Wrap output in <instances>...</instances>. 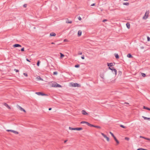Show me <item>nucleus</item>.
Wrapping results in <instances>:
<instances>
[{
	"mask_svg": "<svg viewBox=\"0 0 150 150\" xmlns=\"http://www.w3.org/2000/svg\"><path fill=\"white\" fill-rule=\"evenodd\" d=\"M82 33V31L81 30H79L78 31V36H81Z\"/></svg>",
	"mask_w": 150,
	"mask_h": 150,
	"instance_id": "ddd939ff",
	"label": "nucleus"
},
{
	"mask_svg": "<svg viewBox=\"0 0 150 150\" xmlns=\"http://www.w3.org/2000/svg\"><path fill=\"white\" fill-rule=\"evenodd\" d=\"M57 74V71H55L53 72V74L54 75H56Z\"/></svg>",
	"mask_w": 150,
	"mask_h": 150,
	"instance_id": "473e14b6",
	"label": "nucleus"
},
{
	"mask_svg": "<svg viewBox=\"0 0 150 150\" xmlns=\"http://www.w3.org/2000/svg\"><path fill=\"white\" fill-rule=\"evenodd\" d=\"M81 58L82 59H84V55L83 56H82L81 57Z\"/></svg>",
	"mask_w": 150,
	"mask_h": 150,
	"instance_id": "c03bdc74",
	"label": "nucleus"
},
{
	"mask_svg": "<svg viewBox=\"0 0 150 150\" xmlns=\"http://www.w3.org/2000/svg\"><path fill=\"white\" fill-rule=\"evenodd\" d=\"M112 72H114V73L116 75L117 74V70L115 68H113V70H112Z\"/></svg>",
	"mask_w": 150,
	"mask_h": 150,
	"instance_id": "2eb2a0df",
	"label": "nucleus"
},
{
	"mask_svg": "<svg viewBox=\"0 0 150 150\" xmlns=\"http://www.w3.org/2000/svg\"><path fill=\"white\" fill-rule=\"evenodd\" d=\"M82 54V52H80V53H79L78 54H79L81 55V54Z\"/></svg>",
	"mask_w": 150,
	"mask_h": 150,
	"instance_id": "864d4df0",
	"label": "nucleus"
},
{
	"mask_svg": "<svg viewBox=\"0 0 150 150\" xmlns=\"http://www.w3.org/2000/svg\"><path fill=\"white\" fill-rule=\"evenodd\" d=\"M149 13V11H146L144 16L143 17V19L144 20H146L147 18L148 17Z\"/></svg>",
	"mask_w": 150,
	"mask_h": 150,
	"instance_id": "f03ea898",
	"label": "nucleus"
},
{
	"mask_svg": "<svg viewBox=\"0 0 150 150\" xmlns=\"http://www.w3.org/2000/svg\"><path fill=\"white\" fill-rule=\"evenodd\" d=\"M18 108L20 109L21 111H23L24 112H25L26 111L23 108H22L21 106H20L19 105L18 106Z\"/></svg>",
	"mask_w": 150,
	"mask_h": 150,
	"instance_id": "1a4fd4ad",
	"label": "nucleus"
},
{
	"mask_svg": "<svg viewBox=\"0 0 150 150\" xmlns=\"http://www.w3.org/2000/svg\"><path fill=\"white\" fill-rule=\"evenodd\" d=\"M40 60L38 61L37 62V65L38 66H39V65H40Z\"/></svg>",
	"mask_w": 150,
	"mask_h": 150,
	"instance_id": "393cba45",
	"label": "nucleus"
},
{
	"mask_svg": "<svg viewBox=\"0 0 150 150\" xmlns=\"http://www.w3.org/2000/svg\"><path fill=\"white\" fill-rule=\"evenodd\" d=\"M23 6L24 7H26L27 6V5L26 4H25L23 5Z\"/></svg>",
	"mask_w": 150,
	"mask_h": 150,
	"instance_id": "8fccbe9b",
	"label": "nucleus"
},
{
	"mask_svg": "<svg viewBox=\"0 0 150 150\" xmlns=\"http://www.w3.org/2000/svg\"><path fill=\"white\" fill-rule=\"evenodd\" d=\"M114 139L116 141L117 144H118L119 143V141H118V140L117 139L116 137L115 138H114Z\"/></svg>",
	"mask_w": 150,
	"mask_h": 150,
	"instance_id": "412c9836",
	"label": "nucleus"
},
{
	"mask_svg": "<svg viewBox=\"0 0 150 150\" xmlns=\"http://www.w3.org/2000/svg\"><path fill=\"white\" fill-rule=\"evenodd\" d=\"M95 126V125H92V124H91V125H90V127H94V126Z\"/></svg>",
	"mask_w": 150,
	"mask_h": 150,
	"instance_id": "a18cd8bd",
	"label": "nucleus"
},
{
	"mask_svg": "<svg viewBox=\"0 0 150 150\" xmlns=\"http://www.w3.org/2000/svg\"><path fill=\"white\" fill-rule=\"evenodd\" d=\"M3 105L6 106L7 108H8V109H10L11 108L6 103H4L3 104Z\"/></svg>",
	"mask_w": 150,
	"mask_h": 150,
	"instance_id": "9b49d317",
	"label": "nucleus"
},
{
	"mask_svg": "<svg viewBox=\"0 0 150 150\" xmlns=\"http://www.w3.org/2000/svg\"><path fill=\"white\" fill-rule=\"evenodd\" d=\"M143 109L150 110V108H149L146 107L145 106H144Z\"/></svg>",
	"mask_w": 150,
	"mask_h": 150,
	"instance_id": "4be33fe9",
	"label": "nucleus"
},
{
	"mask_svg": "<svg viewBox=\"0 0 150 150\" xmlns=\"http://www.w3.org/2000/svg\"><path fill=\"white\" fill-rule=\"evenodd\" d=\"M120 126L122 128H125L126 127H125V126H124V125H120Z\"/></svg>",
	"mask_w": 150,
	"mask_h": 150,
	"instance_id": "c85d7f7f",
	"label": "nucleus"
},
{
	"mask_svg": "<svg viewBox=\"0 0 150 150\" xmlns=\"http://www.w3.org/2000/svg\"><path fill=\"white\" fill-rule=\"evenodd\" d=\"M141 74L142 76L143 77H144L146 76V74L144 73H142Z\"/></svg>",
	"mask_w": 150,
	"mask_h": 150,
	"instance_id": "c756f323",
	"label": "nucleus"
},
{
	"mask_svg": "<svg viewBox=\"0 0 150 150\" xmlns=\"http://www.w3.org/2000/svg\"><path fill=\"white\" fill-rule=\"evenodd\" d=\"M128 0H124V1H128Z\"/></svg>",
	"mask_w": 150,
	"mask_h": 150,
	"instance_id": "e2e57ef3",
	"label": "nucleus"
},
{
	"mask_svg": "<svg viewBox=\"0 0 150 150\" xmlns=\"http://www.w3.org/2000/svg\"><path fill=\"white\" fill-rule=\"evenodd\" d=\"M114 67H109V69L110 70H111L112 71V70H113V69Z\"/></svg>",
	"mask_w": 150,
	"mask_h": 150,
	"instance_id": "7c9ffc66",
	"label": "nucleus"
},
{
	"mask_svg": "<svg viewBox=\"0 0 150 150\" xmlns=\"http://www.w3.org/2000/svg\"><path fill=\"white\" fill-rule=\"evenodd\" d=\"M123 4L126 6H128L129 4V3L128 2L124 3H123Z\"/></svg>",
	"mask_w": 150,
	"mask_h": 150,
	"instance_id": "b1692460",
	"label": "nucleus"
},
{
	"mask_svg": "<svg viewBox=\"0 0 150 150\" xmlns=\"http://www.w3.org/2000/svg\"><path fill=\"white\" fill-rule=\"evenodd\" d=\"M126 26L128 29H129L130 28V25L129 23H127L126 24Z\"/></svg>",
	"mask_w": 150,
	"mask_h": 150,
	"instance_id": "6ab92c4d",
	"label": "nucleus"
},
{
	"mask_svg": "<svg viewBox=\"0 0 150 150\" xmlns=\"http://www.w3.org/2000/svg\"><path fill=\"white\" fill-rule=\"evenodd\" d=\"M107 64L108 67H112V66H113V63H107Z\"/></svg>",
	"mask_w": 150,
	"mask_h": 150,
	"instance_id": "f8f14e48",
	"label": "nucleus"
},
{
	"mask_svg": "<svg viewBox=\"0 0 150 150\" xmlns=\"http://www.w3.org/2000/svg\"><path fill=\"white\" fill-rule=\"evenodd\" d=\"M144 139H145L149 140V141L150 140V139H149V138H146V137H145L144 138Z\"/></svg>",
	"mask_w": 150,
	"mask_h": 150,
	"instance_id": "ea45409f",
	"label": "nucleus"
},
{
	"mask_svg": "<svg viewBox=\"0 0 150 150\" xmlns=\"http://www.w3.org/2000/svg\"><path fill=\"white\" fill-rule=\"evenodd\" d=\"M52 110V108H49V110Z\"/></svg>",
	"mask_w": 150,
	"mask_h": 150,
	"instance_id": "5fc2aeb1",
	"label": "nucleus"
},
{
	"mask_svg": "<svg viewBox=\"0 0 150 150\" xmlns=\"http://www.w3.org/2000/svg\"><path fill=\"white\" fill-rule=\"evenodd\" d=\"M37 79L38 80H42V81L43 79L40 76H39L37 77Z\"/></svg>",
	"mask_w": 150,
	"mask_h": 150,
	"instance_id": "5701e85b",
	"label": "nucleus"
},
{
	"mask_svg": "<svg viewBox=\"0 0 150 150\" xmlns=\"http://www.w3.org/2000/svg\"><path fill=\"white\" fill-rule=\"evenodd\" d=\"M51 44H54V42H52L51 43Z\"/></svg>",
	"mask_w": 150,
	"mask_h": 150,
	"instance_id": "052dcab7",
	"label": "nucleus"
},
{
	"mask_svg": "<svg viewBox=\"0 0 150 150\" xmlns=\"http://www.w3.org/2000/svg\"><path fill=\"white\" fill-rule=\"evenodd\" d=\"M86 122H87L84 121H81V124H83V123H86Z\"/></svg>",
	"mask_w": 150,
	"mask_h": 150,
	"instance_id": "2f4dec72",
	"label": "nucleus"
},
{
	"mask_svg": "<svg viewBox=\"0 0 150 150\" xmlns=\"http://www.w3.org/2000/svg\"><path fill=\"white\" fill-rule=\"evenodd\" d=\"M21 50L22 51V52H23L24 51V47H23L22 48Z\"/></svg>",
	"mask_w": 150,
	"mask_h": 150,
	"instance_id": "e433bc0d",
	"label": "nucleus"
},
{
	"mask_svg": "<svg viewBox=\"0 0 150 150\" xmlns=\"http://www.w3.org/2000/svg\"><path fill=\"white\" fill-rule=\"evenodd\" d=\"M81 113L83 115H88V113L86 112V111L84 110H82Z\"/></svg>",
	"mask_w": 150,
	"mask_h": 150,
	"instance_id": "9d476101",
	"label": "nucleus"
},
{
	"mask_svg": "<svg viewBox=\"0 0 150 150\" xmlns=\"http://www.w3.org/2000/svg\"><path fill=\"white\" fill-rule=\"evenodd\" d=\"M13 47L15 48L17 47H21V45L19 44H15L13 45Z\"/></svg>",
	"mask_w": 150,
	"mask_h": 150,
	"instance_id": "6e6552de",
	"label": "nucleus"
},
{
	"mask_svg": "<svg viewBox=\"0 0 150 150\" xmlns=\"http://www.w3.org/2000/svg\"><path fill=\"white\" fill-rule=\"evenodd\" d=\"M127 57L129 58H131L132 57V56L130 54H127Z\"/></svg>",
	"mask_w": 150,
	"mask_h": 150,
	"instance_id": "aec40b11",
	"label": "nucleus"
},
{
	"mask_svg": "<svg viewBox=\"0 0 150 150\" xmlns=\"http://www.w3.org/2000/svg\"><path fill=\"white\" fill-rule=\"evenodd\" d=\"M71 86H72L74 87H79V84L77 83H71Z\"/></svg>",
	"mask_w": 150,
	"mask_h": 150,
	"instance_id": "39448f33",
	"label": "nucleus"
},
{
	"mask_svg": "<svg viewBox=\"0 0 150 150\" xmlns=\"http://www.w3.org/2000/svg\"><path fill=\"white\" fill-rule=\"evenodd\" d=\"M60 57L61 58H62L64 56V55L62 53H60Z\"/></svg>",
	"mask_w": 150,
	"mask_h": 150,
	"instance_id": "bb28decb",
	"label": "nucleus"
},
{
	"mask_svg": "<svg viewBox=\"0 0 150 150\" xmlns=\"http://www.w3.org/2000/svg\"><path fill=\"white\" fill-rule=\"evenodd\" d=\"M50 35L51 36H55L56 35V34L52 32L50 33Z\"/></svg>",
	"mask_w": 150,
	"mask_h": 150,
	"instance_id": "4468645a",
	"label": "nucleus"
},
{
	"mask_svg": "<svg viewBox=\"0 0 150 150\" xmlns=\"http://www.w3.org/2000/svg\"><path fill=\"white\" fill-rule=\"evenodd\" d=\"M26 60L27 61L29 62H30V61L29 60V59L28 58H26Z\"/></svg>",
	"mask_w": 150,
	"mask_h": 150,
	"instance_id": "3c124183",
	"label": "nucleus"
},
{
	"mask_svg": "<svg viewBox=\"0 0 150 150\" xmlns=\"http://www.w3.org/2000/svg\"><path fill=\"white\" fill-rule=\"evenodd\" d=\"M67 141V140H66L64 141V143H66V142Z\"/></svg>",
	"mask_w": 150,
	"mask_h": 150,
	"instance_id": "4d7b16f0",
	"label": "nucleus"
},
{
	"mask_svg": "<svg viewBox=\"0 0 150 150\" xmlns=\"http://www.w3.org/2000/svg\"><path fill=\"white\" fill-rule=\"evenodd\" d=\"M35 93L36 94H37V95H39V96H40V95L42 96H48V95L47 94H45V93H44L41 92H36Z\"/></svg>",
	"mask_w": 150,
	"mask_h": 150,
	"instance_id": "20e7f679",
	"label": "nucleus"
},
{
	"mask_svg": "<svg viewBox=\"0 0 150 150\" xmlns=\"http://www.w3.org/2000/svg\"><path fill=\"white\" fill-rule=\"evenodd\" d=\"M69 129L71 130H76L78 131H80L83 129V128L81 127H77V128H72L71 127H69Z\"/></svg>",
	"mask_w": 150,
	"mask_h": 150,
	"instance_id": "f257e3e1",
	"label": "nucleus"
},
{
	"mask_svg": "<svg viewBox=\"0 0 150 150\" xmlns=\"http://www.w3.org/2000/svg\"><path fill=\"white\" fill-rule=\"evenodd\" d=\"M110 133L111 134L112 136H113L114 134L111 132H110Z\"/></svg>",
	"mask_w": 150,
	"mask_h": 150,
	"instance_id": "79ce46f5",
	"label": "nucleus"
},
{
	"mask_svg": "<svg viewBox=\"0 0 150 150\" xmlns=\"http://www.w3.org/2000/svg\"><path fill=\"white\" fill-rule=\"evenodd\" d=\"M114 55L116 59H118L119 58V56L118 54L115 53L114 54Z\"/></svg>",
	"mask_w": 150,
	"mask_h": 150,
	"instance_id": "f3484780",
	"label": "nucleus"
},
{
	"mask_svg": "<svg viewBox=\"0 0 150 150\" xmlns=\"http://www.w3.org/2000/svg\"><path fill=\"white\" fill-rule=\"evenodd\" d=\"M142 149H143V148H139V149H137V150H142Z\"/></svg>",
	"mask_w": 150,
	"mask_h": 150,
	"instance_id": "603ef678",
	"label": "nucleus"
},
{
	"mask_svg": "<svg viewBox=\"0 0 150 150\" xmlns=\"http://www.w3.org/2000/svg\"><path fill=\"white\" fill-rule=\"evenodd\" d=\"M78 19H79V20H80V21L81 20V17H78Z\"/></svg>",
	"mask_w": 150,
	"mask_h": 150,
	"instance_id": "09e8293b",
	"label": "nucleus"
},
{
	"mask_svg": "<svg viewBox=\"0 0 150 150\" xmlns=\"http://www.w3.org/2000/svg\"><path fill=\"white\" fill-rule=\"evenodd\" d=\"M23 75L27 77L28 76V75L27 73H24Z\"/></svg>",
	"mask_w": 150,
	"mask_h": 150,
	"instance_id": "58836bf2",
	"label": "nucleus"
},
{
	"mask_svg": "<svg viewBox=\"0 0 150 150\" xmlns=\"http://www.w3.org/2000/svg\"><path fill=\"white\" fill-rule=\"evenodd\" d=\"M52 87H62V86L59 84H57L56 83H55L52 84Z\"/></svg>",
	"mask_w": 150,
	"mask_h": 150,
	"instance_id": "7ed1b4c3",
	"label": "nucleus"
},
{
	"mask_svg": "<svg viewBox=\"0 0 150 150\" xmlns=\"http://www.w3.org/2000/svg\"><path fill=\"white\" fill-rule=\"evenodd\" d=\"M74 67H76V68H79L80 67V65L79 64H77L75 65Z\"/></svg>",
	"mask_w": 150,
	"mask_h": 150,
	"instance_id": "cd10ccee",
	"label": "nucleus"
},
{
	"mask_svg": "<svg viewBox=\"0 0 150 150\" xmlns=\"http://www.w3.org/2000/svg\"><path fill=\"white\" fill-rule=\"evenodd\" d=\"M7 131L8 132H13V133L16 134H18V132L12 130L8 129L7 130Z\"/></svg>",
	"mask_w": 150,
	"mask_h": 150,
	"instance_id": "0eeeda50",
	"label": "nucleus"
},
{
	"mask_svg": "<svg viewBox=\"0 0 150 150\" xmlns=\"http://www.w3.org/2000/svg\"><path fill=\"white\" fill-rule=\"evenodd\" d=\"M147 40L148 41H149L150 40V38L149 36L147 37Z\"/></svg>",
	"mask_w": 150,
	"mask_h": 150,
	"instance_id": "72a5a7b5",
	"label": "nucleus"
},
{
	"mask_svg": "<svg viewBox=\"0 0 150 150\" xmlns=\"http://www.w3.org/2000/svg\"><path fill=\"white\" fill-rule=\"evenodd\" d=\"M95 3H93V4H91V6H94L95 5Z\"/></svg>",
	"mask_w": 150,
	"mask_h": 150,
	"instance_id": "49530a36",
	"label": "nucleus"
},
{
	"mask_svg": "<svg viewBox=\"0 0 150 150\" xmlns=\"http://www.w3.org/2000/svg\"><path fill=\"white\" fill-rule=\"evenodd\" d=\"M69 21L68 19V18H67L66 19V23H72V21Z\"/></svg>",
	"mask_w": 150,
	"mask_h": 150,
	"instance_id": "dca6fc26",
	"label": "nucleus"
},
{
	"mask_svg": "<svg viewBox=\"0 0 150 150\" xmlns=\"http://www.w3.org/2000/svg\"><path fill=\"white\" fill-rule=\"evenodd\" d=\"M94 127L97 128H98V129H101L100 127V126H98L95 125V126H94Z\"/></svg>",
	"mask_w": 150,
	"mask_h": 150,
	"instance_id": "a878e982",
	"label": "nucleus"
},
{
	"mask_svg": "<svg viewBox=\"0 0 150 150\" xmlns=\"http://www.w3.org/2000/svg\"><path fill=\"white\" fill-rule=\"evenodd\" d=\"M100 76L101 78H103V79H104L103 78V75H100Z\"/></svg>",
	"mask_w": 150,
	"mask_h": 150,
	"instance_id": "a19ab883",
	"label": "nucleus"
},
{
	"mask_svg": "<svg viewBox=\"0 0 150 150\" xmlns=\"http://www.w3.org/2000/svg\"><path fill=\"white\" fill-rule=\"evenodd\" d=\"M125 103V104H129V103Z\"/></svg>",
	"mask_w": 150,
	"mask_h": 150,
	"instance_id": "680f3d73",
	"label": "nucleus"
},
{
	"mask_svg": "<svg viewBox=\"0 0 150 150\" xmlns=\"http://www.w3.org/2000/svg\"><path fill=\"white\" fill-rule=\"evenodd\" d=\"M139 137H140V138H144H144H145V137H143V136H140Z\"/></svg>",
	"mask_w": 150,
	"mask_h": 150,
	"instance_id": "de8ad7c7",
	"label": "nucleus"
},
{
	"mask_svg": "<svg viewBox=\"0 0 150 150\" xmlns=\"http://www.w3.org/2000/svg\"><path fill=\"white\" fill-rule=\"evenodd\" d=\"M112 137H113L114 139V137H115H115H116L114 135H113V136H112Z\"/></svg>",
	"mask_w": 150,
	"mask_h": 150,
	"instance_id": "13d9d810",
	"label": "nucleus"
},
{
	"mask_svg": "<svg viewBox=\"0 0 150 150\" xmlns=\"http://www.w3.org/2000/svg\"><path fill=\"white\" fill-rule=\"evenodd\" d=\"M67 40L65 39L64 40V42H66Z\"/></svg>",
	"mask_w": 150,
	"mask_h": 150,
	"instance_id": "6e6d98bb",
	"label": "nucleus"
},
{
	"mask_svg": "<svg viewBox=\"0 0 150 150\" xmlns=\"http://www.w3.org/2000/svg\"><path fill=\"white\" fill-rule=\"evenodd\" d=\"M86 124L88 125V126H90V125H91V124H90V123L87 122H86Z\"/></svg>",
	"mask_w": 150,
	"mask_h": 150,
	"instance_id": "4c0bfd02",
	"label": "nucleus"
},
{
	"mask_svg": "<svg viewBox=\"0 0 150 150\" xmlns=\"http://www.w3.org/2000/svg\"><path fill=\"white\" fill-rule=\"evenodd\" d=\"M129 138L128 137H125V139L127 140V141H128L129 140Z\"/></svg>",
	"mask_w": 150,
	"mask_h": 150,
	"instance_id": "c9c22d12",
	"label": "nucleus"
},
{
	"mask_svg": "<svg viewBox=\"0 0 150 150\" xmlns=\"http://www.w3.org/2000/svg\"><path fill=\"white\" fill-rule=\"evenodd\" d=\"M101 134L106 139V140L108 141H109V138L108 137H107L103 133H101Z\"/></svg>",
	"mask_w": 150,
	"mask_h": 150,
	"instance_id": "423d86ee",
	"label": "nucleus"
},
{
	"mask_svg": "<svg viewBox=\"0 0 150 150\" xmlns=\"http://www.w3.org/2000/svg\"><path fill=\"white\" fill-rule=\"evenodd\" d=\"M142 117L145 120H147L150 121V118L146 117H144V116H142Z\"/></svg>",
	"mask_w": 150,
	"mask_h": 150,
	"instance_id": "a211bd4d",
	"label": "nucleus"
},
{
	"mask_svg": "<svg viewBox=\"0 0 150 150\" xmlns=\"http://www.w3.org/2000/svg\"><path fill=\"white\" fill-rule=\"evenodd\" d=\"M144 47H141V49H144Z\"/></svg>",
	"mask_w": 150,
	"mask_h": 150,
	"instance_id": "bf43d9fd",
	"label": "nucleus"
},
{
	"mask_svg": "<svg viewBox=\"0 0 150 150\" xmlns=\"http://www.w3.org/2000/svg\"><path fill=\"white\" fill-rule=\"evenodd\" d=\"M14 71H16V72H18L19 71V70H18V69H14Z\"/></svg>",
	"mask_w": 150,
	"mask_h": 150,
	"instance_id": "f704fd0d",
	"label": "nucleus"
},
{
	"mask_svg": "<svg viewBox=\"0 0 150 150\" xmlns=\"http://www.w3.org/2000/svg\"><path fill=\"white\" fill-rule=\"evenodd\" d=\"M107 21V19H104L102 21H103V22H105V21Z\"/></svg>",
	"mask_w": 150,
	"mask_h": 150,
	"instance_id": "37998d69",
	"label": "nucleus"
}]
</instances>
